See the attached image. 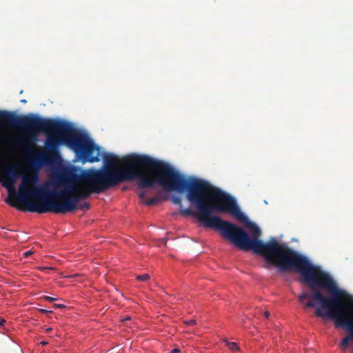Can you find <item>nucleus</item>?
I'll return each mask as SVG.
<instances>
[{"instance_id":"nucleus-1","label":"nucleus","mask_w":353,"mask_h":353,"mask_svg":"<svg viewBox=\"0 0 353 353\" xmlns=\"http://www.w3.org/2000/svg\"><path fill=\"white\" fill-rule=\"evenodd\" d=\"M161 181L165 191H187L186 198L196 210L181 209V215L196 217L205 227L221 231L239 249L263 256L279 272H283L300 254L274 238L268 242L261 240L260 228L241 211L236 199L210 182L199 179L189 181L171 165Z\"/></svg>"},{"instance_id":"nucleus-2","label":"nucleus","mask_w":353,"mask_h":353,"mask_svg":"<svg viewBox=\"0 0 353 353\" xmlns=\"http://www.w3.org/2000/svg\"><path fill=\"white\" fill-rule=\"evenodd\" d=\"M0 121L21 128L25 134L21 140L27 144L36 142L41 132L47 134L45 150L35 153L32 160L36 169L52 165L59 158V146L61 145L74 151L82 163L97 162V145L86 133L74 128L68 122L43 118L34 114L18 116L6 110H0Z\"/></svg>"},{"instance_id":"nucleus-3","label":"nucleus","mask_w":353,"mask_h":353,"mask_svg":"<svg viewBox=\"0 0 353 353\" xmlns=\"http://www.w3.org/2000/svg\"><path fill=\"white\" fill-rule=\"evenodd\" d=\"M295 270L301 274L299 281L306 284L311 292L299 295V301L305 307H314V315L334 321L336 327H343L350 333L341 342L342 350L353 341V296L338 288L334 279L304 255L299 254L283 272Z\"/></svg>"},{"instance_id":"nucleus-4","label":"nucleus","mask_w":353,"mask_h":353,"mask_svg":"<svg viewBox=\"0 0 353 353\" xmlns=\"http://www.w3.org/2000/svg\"><path fill=\"white\" fill-rule=\"evenodd\" d=\"M105 166L101 169H88L91 172H101L106 176L104 183L110 188L124 181L138 179L139 188L161 185L170 165L145 154H132L122 159L113 154L104 156Z\"/></svg>"},{"instance_id":"nucleus-5","label":"nucleus","mask_w":353,"mask_h":353,"mask_svg":"<svg viewBox=\"0 0 353 353\" xmlns=\"http://www.w3.org/2000/svg\"><path fill=\"white\" fill-rule=\"evenodd\" d=\"M37 181L36 171L34 176L22 178L17 199L26 206L27 211L39 214H65L77 209V203L81 200L77 192L78 185L65 183V186L58 190L55 182L48 181L37 186Z\"/></svg>"},{"instance_id":"nucleus-6","label":"nucleus","mask_w":353,"mask_h":353,"mask_svg":"<svg viewBox=\"0 0 353 353\" xmlns=\"http://www.w3.org/2000/svg\"><path fill=\"white\" fill-rule=\"evenodd\" d=\"M59 179L63 183L78 185L77 192L81 199L88 198L91 193L99 194L111 188L103 181L107 178L102 173L91 172L89 170H81L76 167L61 172Z\"/></svg>"},{"instance_id":"nucleus-7","label":"nucleus","mask_w":353,"mask_h":353,"mask_svg":"<svg viewBox=\"0 0 353 353\" xmlns=\"http://www.w3.org/2000/svg\"><path fill=\"white\" fill-rule=\"evenodd\" d=\"M19 176V168L16 165H6L3 169L2 185L10 190Z\"/></svg>"},{"instance_id":"nucleus-8","label":"nucleus","mask_w":353,"mask_h":353,"mask_svg":"<svg viewBox=\"0 0 353 353\" xmlns=\"http://www.w3.org/2000/svg\"><path fill=\"white\" fill-rule=\"evenodd\" d=\"M224 342L230 350L232 352L240 351V348L236 343L230 342L227 339H225Z\"/></svg>"},{"instance_id":"nucleus-9","label":"nucleus","mask_w":353,"mask_h":353,"mask_svg":"<svg viewBox=\"0 0 353 353\" xmlns=\"http://www.w3.org/2000/svg\"><path fill=\"white\" fill-rule=\"evenodd\" d=\"M171 201L176 205H179L180 207V210L183 208V205L181 202V199L178 196H172L171 197Z\"/></svg>"},{"instance_id":"nucleus-10","label":"nucleus","mask_w":353,"mask_h":353,"mask_svg":"<svg viewBox=\"0 0 353 353\" xmlns=\"http://www.w3.org/2000/svg\"><path fill=\"white\" fill-rule=\"evenodd\" d=\"M159 201V198L153 197L150 199L144 201V203L148 206L155 205Z\"/></svg>"},{"instance_id":"nucleus-11","label":"nucleus","mask_w":353,"mask_h":353,"mask_svg":"<svg viewBox=\"0 0 353 353\" xmlns=\"http://www.w3.org/2000/svg\"><path fill=\"white\" fill-rule=\"evenodd\" d=\"M150 279V276L148 274H144L142 275H138L137 279L140 281H147Z\"/></svg>"},{"instance_id":"nucleus-12","label":"nucleus","mask_w":353,"mask_h":353,"mask_svg":"<svg viewBox=\"0 0 353 353\" xmlns=\"http://www.w3.org/2000/svg\"><path fill=\"white\" fill-rule=\"evenodd\" d=\"M5 202L12 207H17L19 210H21V207L17 206V204L9 198L6 199Z\"/></svg>"},{"instance_id":"nucleus-13","label":"nucleus","mask_w":353,"mask_h":353,"mask_svg":"<svg viewBox=\"0 0 353 353\" xmlns=\"http://www.w3.org/2000/svg\"><path fill=\"white\" fill-rule=\"evenodd\" d=\"M79 209H89L90 208V204L88 202H84L83 204L77 205V208Z\"/></svg>"},{"instance_id":"nucleus-14","label":"nucleus","mask_w":353,"mask_h":353,"mask_svg":"<svg viewBox=\"0 0 353 353\" xmlns=\"http://www.w3.org/2000/svg\"><path fill=\"white\" fill-rule=\"evenodd\" d=\"M185 323L188 326L194 325L196 324V321L194 319H191L190 321H185Z\"/></svg>"},{"instance_id":"nucleus-15","label":"nucleus","mask_w":353,"mask_h":353,"mask_svg":"<svg viewBox=\"0 0 353 353\" xmlns=\"http://www.w3.org/2000/svg\"><path fill=\"white\" fill-rule=\"evenodd\" d=\"M43 299L49 302H53L54 301L57 300V299L48 296H44Z\"/></svg>"},{"instance_id":"nucleus-16","label":"nucleus","mask_w":353,"mask_h":353,"mask_svg":"<svg viewBox=\"0 0 353 353\" xmlns=\"http://www.w3.org/2000/svg\"><path fill=\"white\" fill-rule=\"evenodd\" d=\"M145 196H146V192L143 191V192H139V197L141 198V199L142 201H143L145 199Z\"/></svg>"},{"instance_id":"nucleus-17","label":"nucleus","mask_w":353,"mask_h":353,"mask_svg":"<svg viewBox=\"0 0 353 353\" xmlns=\"http://www.w3.org/2000/svg\"><path fill=\"white\" fill-rule=\"evenodd\" d=\"M65 307V306L64 305H63V304H54V305H52V307H53L54 309L63 308V307Z\"/></svg>"},{"instance_id":"nucleus-18","label":"nucleus","mask_w":353,"mask_h":353,"mask_svg":"<svg viewBox=\"0 0 353 353\" xmlns=\"http://www.w3.org/2000/svg\"><path fill=\"white\" fill-rule=\"evenodd\" d=\"M39 311L41 313H43V314L52 313V311H51V310H45V309H39Z\"/></svg>"},{"instance_id":"nucleus-19","label":"nucleus","mask_w":353,"mask_h":353,"mask_svg":"<svg viewBox=\"0 0 353 353\" xmlns=\"http://www.w3.org/2000/svg\"><path fill=\"white\" fill-rule=\"evenodd\" d=\"M32 254V252L30 250H29V251H26V252H25L23 253V256H24L25 258H27V257H28L29 256H30Z\"/></svg>"},{"instance_id":"nucleus-20","label":"nucleus","mask_w":353,"mask_h":353,"mask_svg":"<svg viewBox=\"0 0 353 353\" xmlns=\"http://www.w3.org/2000/svg\"><path fill=\"white\" fill-rule=\"evenodd\" d=\"M264 316H265V318L268 319L269 316H270V312L268 311H265L264 312Z\"/></svg>"},{"instance_id":"nucleus-21","label":"nucleus","mask_w":353,"mask_h":353,"mask_svg":"<svg viewBox=\"0 0 353 353\" xmlns=\"http://www.w3.org/2000/svg\"><path fill=\"white\" fill-rule=\"evenodd\" d=\"M180 352L179 349H178V348H174V349H173V350L171 351V353H178V352Z\"/></svg>"},{"instance_id":"nucleus-22","label":"nucleus","mask_w":353,"mask_h":353,"mask_svg":"<svg viewBox=\"0 0 353 353\" xmlns=\"http://www.w3.org/2000/svg\"><path fill=\"white\" fill-rule=\"evenodd\" d=\"M5 323H6V320L2 318H0V325H3Z\"/></svg>"},{"instance_id":"nucleus-23","label":"nucleus","mask_w":353,"mask_h":353,"mask_svg":"<svg viewBox=\"0 0 353 353\" xmlns=\"http://www.w3.org/2000/svg\"><path fill=\"white\" fill-rule=\"evenodd\" d=\"M48 343L46 341H43L41 342H40V344H41L42 345H46Z\"/></svg>"},{"instance_id":"nucleus-24","label":"nucleus","mask_w":353,"mask_h":353,"mask_svg":"<svg viewBox=\"0 0 353 353\" xmlns=\"http://www.w3.org/2000/svg\"><path fill=\"white\" fill-rule=\"evenodd\" d=\"M21 103H24V104H25V103H27V101H26V99H21Z\"/></svg>"},{"instance_id":"nucleus-25","label":"nucleus","mask_w":353,"mask_h":353,"mask_svg":"<svg viewBox=\"0 0 353 353\" xmlns=\"http://www.w3.org/2000/svg\"><path fill=\"white\" fill-rule=\"evenodd\" d=\"M52 329L51 327H49L46 329V332H50Z\"/></svg>"},{"instance_id":"nucleus-26","label":"nucleus","mask_w":353,"mask_h":353,"mask_svg":"<svg viewBox=\"0 0 353 353\" xmlns=\"http://www.w3.org/2000/svg\"><path fill=\"white\" fill-rule=\"evenodd\" d=\"M2 155V152H1V150H0V156Z\"/></svg>"}]
</instances>
